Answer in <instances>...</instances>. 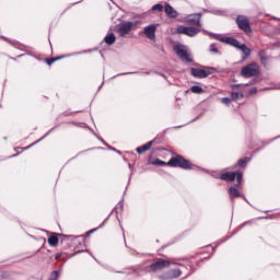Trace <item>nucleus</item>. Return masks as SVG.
I'll return each mask as SVG.
<instances>
[{"label": "nucleus", "instance_id": "obj_1", "mask_svg": "<svg viewBox=\"0 0 280 280\" xmlns=\"http://www.w3.org/2000/svg\"><path fill=\"white\" fill-rule=\"evenodd\" d=\"M147 163L148 165H156L158 167L167 165V167H179L180 170L186 171L196 170V165L180 154H176L171 158L168 162L162 161L161 159L154 158V155L150 154Z\"/></svg>", "mask_w": 280, "mask_h": 280}, {"label": "nucleus", "instance_id": "obj_2", "mask_svg": "<svg viewBox=\"0 0 280 280\" xmlns=\"http://www.w3.org/2000/svg\"><path fill=\"white\" fill-rule=\"evenodd\" d=\"M219 180H224L225 183H233L236 178V187H242V180L244 179V172H226L222 171L219 176H215Z\"/></svg>", "mask_w": 280, "mask_h": 280}, {"label": "nucleus", "instance_id": "obj_3", "mask_svg": "<svg viewBox=\"0 0 280 280\" xmlns=\"http://www.w3.org/2000/svg\"><path fill=\"white\" fill-rule=\"evenodd\" d=\"M58 242H60V244H69L70 242H75V237L71 235H65V234L51 232L48 237L49 246H51L52 248H56V246H58Z\"/></svg>", "mask_w": 280, "mask_h": 280}, {"label": "nucleus", "instance_id": "obj_4", "mask_svg": "<svg viewBox=\"0 0 280 280\" xmlns=\"http://www.w3.org/2000/svg\"><path fill=\"white\" fill-rule=\"evenodd\" d=\"M261 73L259 69V63L253 61L241 69V75L243 78H256Z\"/></svg>", "mask_w": 280, "mask_h": 280}, {"label": "nucleus", "instance_id": "obj_5", "mask_svg": "<svg viewBox=\"0 0 280 280\" xmlns=\"http://www.w3.org/2000/svg\"><path fill=\"white\" fill-rule=\"evenodd\" d=\"M210 38H213L214 40H219L220 43H225L226 45H231L232 47H235L236 49H240L242 44H240V40L235 39L234 37H222L220 34H213V33H207Z\"/></svg>", "mask_w": 280, "mask_h": 280}, {"label": "nucleus", "instance_id": "obj_6", "mask_svg": "<svg viewBox=\"0 0 280 280\" xmlns=\"http://www.w3.org/2000/svg\"><path fill=\"white\" fill-rule=\"evenodd\" d=\"M236 25L245 34H253V28H250V20L246 15L236 16Z\"/></svg>", "mask_w": 280, "mask_h": 280}, {"label": "nucleus", "instance_id": "obj_7", "mask_svg": "<svg viewBox=\"0 0 280 280\" xmlns=\"http://www.w3.org/2000/svg\"><path fill=\"white\" fill-rule=\"evenodd\" d=\"M137 26V23L135 22H122L116 26V32L121 36L122 38L128 36L130 32Z\"/></svg>", "mask_w": 280, "mask_h": 280}, {"label": "nucleus", "instance_id": "obj_8", "mask_svg": "<svg viewBox=\"0 0 280 280\" xmlns=\"http://www.w3.org/2000/svg\"><path fill=\"white\" fill-rule=\"evenodd\" d=\"M213 71H215V69L213 68H205V69L190 68L191 77L199 78L200 80L205 78H209V75H213Z\"/></svg>", "mask_w": 280, "mask_h": 280}, {"label": "nucleus", "instance_id": "obj_9", "mask_svg": "<svg viewBox=\"0 0 280 280\" xmlns=\"http://www.w3.org/2000/svg\"><path fill=\"white\" fill-rule=\"evenodd\" d=\"M174 51L180 60H184L185 62H194V59H191V56H189V52L187 51V48L183 45L174 46Z\"/></svg>", "mask_w": 280, "mask_h": 280}, {"label": "nucleus", "instance_id": "obj_10", "mask_svg": "<svg viewBox=\"0 0 280 280\" xmlns=\"http://www.w3.org/2000/svg\"><path fill=\"white\" fill-rule=\"evenodd\" d=\"M170 266H172L170 260L160 258L153 261L149 268L152 272H159V270H163V268H170Z\"/></svg>", "mask_w": 280, "mask_h": 280}, {"label": "nucleus", "instance_id": "obj_11", "mask_svg": "<svg viewBox=\"0 0 280 280\" xmlns=\"http://www.w3.org/2000/svg\"><path fill=\"white\" fill-rule=\"evenodd\" d=\"M176 32L177 34H184L185 36H190V38H192L194 36L200 33V28L179 25L177 26Z\"/></svg>", "mask_w": 280, "mask_h": 280}, {"label": "nucleus", "instance_id": "obj_12", "mask_svg": "<svg viewBox=\"0 0 280 280\" xmlns=\"http://www.w3.org/2000/svg\"><path fill=\"white\" fill-rule=\"evenodd\" d=\"M159 143H161V138H154L145 144L138 147L136 149V152H138L139 154H143L144 152H148V150H151L152 145H159Z\"/></svg>", "mask_w": 280, "mask_h": 280}, {"label": "nucleus", "instance_id": "obj_13", "mask_svg": "<svg viewBox=\"0 0 280 280\" xmlns=\"http://www.w3.org/2000/svg\"><path fill=\"white\" fill-rule=\"evenodd\" d=\"M258 58L265 69H268V67H270V56H268V52L265 49H260L258 51Z\"/></svg>", "mask_w": 280, "mask_h": 280}, {"label": "nucleus", "instance_id": "obj_14", "mask_svg": "<svg viewBox=\"0 0 280 280\" xmlns=\"http://www.w3.org/2000/svg\"><path fill=\"white\" fill-rule=\"evenodd\" d=\"M183 275V271L180 269H171L166 273L160 277V279H178Z\"/></svg>", "mask_w": 280, "mask_h": 280}, {"label": "nucleus", "instance_id": "obj_15", "mask_svg": "<svg viewBox=\"0 0 280 280\" xmlns=\"http://www.w3.org/2000/svg\"><path fill=\"white\" fill-rule=\"evenodd\" d=\"M144 35L149 40H154L156 38V25L152 24L144 27Z\"/></svg>", "mask_w": 280, "mask_h": 280}, {"label": "nucleus", "instance_id": "obj_16", "mask_svg": "<svg viewBox=\"0 0 280 280\" xmlns=\"http://www.w3.org/2000/svg\"><path fill=\"white\" fill-rule=\"evenodd\" d=\"M200 14H194L186 18V23L188 25H195V27H202V24L200 23Z\"/></svg>", "mask_w": 280, "mask_h": 280}, {"label": "nucleus", "instance_id": "obj_17", "mask_svg": "<svg viewBox=\"0 0 280 280\" xmlns=\"http://www.w3.org/2000/svg\"><path fill=\"white\" fill-rule=\"evenodd\" d=\"M238 49H240V50L242 51V54H243V57H242L243 62H244L245 60H248V58H250L252 50H250V48H248V47L246 46V44H241V46L238 47Z\"/></svg>", "mask_w": 280, "mask_h": 280}, {"label": "nucleus", "instance_id": "obj_18", "mask_svg": "<svg viewBox=\"0 0 280 280\" xmlns=\"http://www.w3.org/2000/svg\"><path fill=\"white\" fill-rule=\"evenodd\" d=\"M165 13L170 16V19H176L178 16V12L174 10V7L170 3H166L164 7Z\"/></svg>", "mask_w": 280, "mask_h": 280}, {"label": "nucleus", "instance_id": "obj_19", "mask_svg": "<svg viewBox=\"0 0 280 280\" xmlns=\"http://www.w3.org/2000/svg\"><path fill=\"white\" fill-rule=\"evenodd\" d=\"M229 196H230V199L233 200L234 198H241L242 194L240 192V189L231 186L229 188Z\"/></svg>", "mask_w": 280, "mask_h": 280}, {"label": "nucleus", "instance_id": "obj_20", "mask_svg": "<svg viewBox=\"0 0 280 280\" xmlns=\"http://www.w3.org/2000/svg\"><path fill=\"white\" fill-rule=\"evenodd\" d=\"M115 34L114 33H109L105 36L104 42L106 43V45H115Z\"/></svg>", "mask_w": 280, "mask_h": 280}, {"label": "nucleus", "instance_id": "obj_21", "mask_svg": "<svg viewBox=\"0 0 280 280\" xmlns=\"http://www.w3.org/2000/svg\"><path fill=\"white\" fill-rule=\"evenodd\" d=\"M62 58H67V56H58V57L47 58L46 65H48V67H51L52 62H58V60H62Z\"/></svg>", "mask_w": 280, "mask_h": 280}, {"label": "nucleus", "instance_id": "obj_22", "mask_svg": "<svg viewBox=\"0 0 280 280\" xmlns=\"http://www.w3.org/2000/svg\"><path fill=\"white\" fill-rule=\"evenodd\" d=\"M250 161V159L248 158H243L240 159L236 163L237 167H242L243 170L248 165V162Z\"/></svg>", "mask_w": 280, "mask_h": 280}, {"label": "nucleus", "instance_id": "obj_23", "mask_svg": "<svg viewBox=\"0 0 280 280\" xmlns=\"http://www.w3.org/2000/svg\"><path fill=\"white\" fill-rule=\"evenodd\" d=\"M190 91L191 93H196V94L205 93V90L200 88V85H192L190 88Z\"/></svg>", "mask_w": 280, "mask_h": 280}, {"label": "nucleus", "instance_id": "obj_24", "mask_svg": "<svg viewBox=\"0 0 280 280\" xmlns=\"http://www.w3.org/2000/svg\"><path fill=\"white\" fill-rule=\"evenodd\" d=\"M152 12H163V4L158 3L151 8Z\"/></svg>", "mask_w": 280, "mask_h": 280}, {"label": "nucleus", "instance_id": "obj_25", "mask_svg": "<svg viewBox=\"0 0 280 280\" xmlns=\"http://www.w3.org/2000/svg\"><path fill=\"white\" fill-rule=\"evenodd\" d=\"M231 97H232V100L235 102V100H240V97H241V98L244 97V94H240V93H237V92H232V93H231Z\"/></svg>", "mask_w": 280, "mask_h": 280}, {"label": "nucleus", "instance_id": "obj_26", "mask_svg": "<svg viewBox=\"0 0 280 280\" xmlns=\"http://www.w3.org/2000/svg\"><path fill=\"white\" fill-rule=\"evenodd\" d=\"M210 51L212 54H220V50L218 49V44H211L210 45Z\"/></svg>", "mask_w": 280, "mask_h": 280}, {"label": "nucleus", "instance_id": "obj_27", "mask_svg": "<svg viewBox=\"0 0 280 280\" xmlns=\"http://www.w3.org/2000/svg\"><path fill=\"white\" fill-rule=\"evenodd\" d=\"M59 273L58 271H52L50 275V280H58Z\"/></svg>", "mask_w": 280, "mask_h": 280}, {"label": "nucleus", "instance_id": "obj_28", "mask_svg": "<svg viewBox=\"0 0 280 280\" xmlns=\"http://www.w3.org/2000/svg\"><path fill=\"white\" fill-rule=\"evenodd\" d=\"M221 102H222V104H225V106H229V104H231V98L223 97V98H221Z\"/></svg>", "mask_w": 280, "mask_h": 280}, {"label": "nucleus", "instance_id": "obj_29", "mask_svg": "<svg viewBox=\"0 0 280 280\" xmlns=\"http://www.w3.org/2000/svg\"><path fill=\"white\" fill-rule=\"evenodd\" d=\"M78 113H82V110H79V112H71V113H69V114H65V116H66V117H69V116L73 117V115H78Z\"/></svg>", "mask_w": 280, "mask_h": 280}, {"label": "nucleus", "instance_id": "obj_30", "mask_svg": "<svg viewBox=\"0 0 280 280\" xmlns=\"http://www.w3.org/2000/svg\"><path fill=\"white\" fill-rule=\"evenodd\" d=\"M62 257V253H57L56 255H55V259H56V261H60V258Z\"/></svg>", "mask_w": 280, "mask_h": 280}, {"label": "nucleus", "instance_id": "obj_31", "mask_svg": "<svg viewBox=\"0 0 280 280\" xmlns=\"http://www.w3.org/2000/svg\"><path fill=\"white\" fill-rule=\"evenodd\" d=\"M250 95H255L257 93V88H253L249 90Z\"/></svg>", "mask_w": 280, "mask_h": 280}, {"label": "nucleus", "instance_id": "obj_32", "mask_svg": "<svg viewBox=\"0 0 280 280\" xmlns=\"http://www.w3.org/2000/svg\"><path fill=\"white\" fill-rule=\"evenodd\" d=\"M95 231H97V229L88 231V232L85 233V236L89 237V235H91V233H95Z\"/></svg>", "mask_w": 280, "mask_h": 280}, {"label": "nucleus", "instance_id": "obj_33", "mask_svg": "<svg viewBox=\"0 0 280 280\" xmlns=\"http://www.w3.org/2000/svg\"><path fill=\"white\" fill-rule=\"evenodd\" d=\"M238 86H240L238 84L232 85L233 89H237Z\"/></svg>", "mask_w": 280, "mask_h": 280}, {"label": "nucleus", "instance_id": "obj_34", "mask_svg": "<svg viewBox=\"0 0 280 280\" xmlns=\"http://www.w3.org/2000/svg\"><path fill=\"white\" fill-rule=\"evenodd\" d=\"M32 145H34V144H31V145L26 147L25 150H30V148H32Z\"/></svg>", "mask_w": 280, "mask_h": 280}]
</instances>
